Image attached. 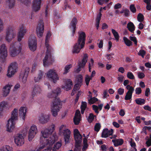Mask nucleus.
<instances>
[{
  "label": "nucleus",
  "instance_id": "72a5a7b5",
  "mask_svg": "<svg viewBox=\"0 0 151 151\" xmlns=\"http://www.w3.org/2000/svg\"><path fill=\"white\" fill-rule=\"evenodd\" d=\"M112 142L114 143V145L115 147L122 145L123 143V141L122 139H113Z\"/></svg>",
  "mask_w": 151,
  "mask_h": 151
},
{
  "label": "nucleus",
  "instance_id": "393cba45",
  "mask_svg": "<svg viewBox=\"0 0 151 151\" xmlns=\"http://www.w3.org/2000/svg\"><path fill=\"white\" fill-rule=\"evenodd\" d=\"M84 45L81 46V44H79L78 43H76L74 45L72 50L73 53L78 54L80 52L81 49L83 48Z\"/></svg>",
  "mask_w": 151,
  "mask_h": 151
},
{
  "label": "nucleus",
  "instance_id": "9b49d317",
  "mask_svg": "<svg viewBox=\"0 0 151 151\" xmlns=\"http://www.w3.org/2000/svg\"><path fill=\"white\" fill-rule=\"evenodd\" d=\"M27 32L25 27L23 25L20 26L18 35V40L20 41Z\"/></svg>",
  "mask_w": 151,
  "mask_h": 151
},
{
  "label": "nucleus",
  "instance_id": "603ef678",
  "mask_svg": "<svg viewBox=\"0 0 151 151\" xmlns=\"http://www.w3.org/2000/svg\"><path fill=\"white\" fill-rule=\"evenodd\" d=\"M137 20L139 22H141L143 21L144 18L143 15L141 14H139L137 16Z\"/></svg>",
  "mask_w": 151,
  "mask_h": 151
},
{
  "label": "nucleus",
  "instance_id": "c85d7f7f",
  "mask_svg": "<svg viewBox=\"0 0 151 151\" xmlns=\"http://www.w3.org/2000/svg\"><path fill=\"white\" fill-rule=\"evenodd\" d=\"M61 93L60 89L57 88L56 90L50 91L48 94V96L49 97L52 98L56 95H58Z\"/></svg>",
  "mask_w": 151,
  "mask_h": 151
},
{
  "label": "nucleus",
  "instance_id": "c756f323",
  "mask_svg": "<svg viewBox=\"0 0 151 151\" xmlns=\"http://www.w3.org/2000/svg\"><path fill=\"white\" fill-rule=\"evenodd\" d=\"M18 111L17 109L15 108L12 111L11 117L9 119L16 122L18 119Z\"/></svg>",
  "mask_w": 151,
  "mask_h": 151
},
{
  "label": "nucleus",
  "instance_id": "79ce46f5",
  "mask_svg": "<svg viewBox=\"0 0 151 151\" xmlns=\"http://www.w3.org/2000/svg\"><path fill=\"white\" fill-rule=\"evenodd\" d=\"M72 67V65L71 64H69L66 65L64 68V72L63 74H66L67 73H68L70 71V69Z\"/></svg>",
  "mask_w": 151,
  "mask_h": 151
},
{
  "label": "nucleus",
  "instance_id": "5701e85b",
  "mask_svg": "<svg viewBox=\"0 0 151 151\" xmlns=\"http://www.w3.org/2000/svg\"><path fill=\"white\" fill-rule=\"evenodd\" d=\"M13 86V85L8 83L4 86L2 89V95L4 96H7L9 93L10 88Z\"/></svg>",
  "mask_w": 151,
  "mask_h": 151
},
{
  "label": "nucleus",
  "instance_id": "7c9ffc66",
  "mask_svg": "<svg viewBox=\"0 0 151 151\" xmlns=\"http://www.w3.org/2000/svg\"><path fill=\"white\" fill-rule=\"evenodd\" d=\"M80 112L79 110H77L75 114V116L74 118V122L75 124L77 125L79 124L80 121Z\"/></svg>",
  "mask_w": 151,
  "mask_h": 151
},
{
  "label": "nucleus",
  "instance_id": "1a4fd4ad",
  "mask_svg": "<svg viewBox=\"0 0 151 151\" xmlns=\"http://www.w3.org/2000/svg\"><path fill=\"white\" fill-rule=\"evenodd\" d=\"M38 132V130L37 126L35 124L32 125L28 132V139L29 141H31Z\"/></svg>",
  "mask_w": 151,
  "mask_h": 151
},
{
  "label": "nucleus",
  "instance_id": "864d4df0",
  "mask_svg": "<svg viewBox=\"0 0 151 151\" xmlns=\"http://www.w3.org/2000/svg\"><path fill=\"white\" fill-rule=\"evenodd\" d=\"M145 54V51L143 50H140L138 53V55L140 56H141L142 58H144Z\"/></svg>",
  "mask_w": 151,
  "mask_h": 151
},
{
  "label": "nucleus",
  "instance_id": "9d476101",
  "mask_svg": "<svg viewBox=\"0 0 151 151\" xmlns=\"http://www.w3.org/2000/svg\"><path fill=\"white\" fill-rule=\"evenodd\" d=\"M14 142L17 146H21L24 142V136L21 134H17L14 137Z\"/></svg>",
  "mask_w": 151,
  "mask_h": 151
},
{
  "label": "nucleus",
  "instance_id": "ea45409f",
  "mask_svg": "<svg viewBox=\"0 0 151 151\" xmlns=\"http://www.w3.org/2000/svg\"><path fill=\"white\" fill-rule=\"evenodd\" d=\"M102 106L103 105L102 104L99 105L98 106L94 105L92 106V107L95 112L98 114L99 113L98 110H101L102 109Z\"/></svg>",
  "mask_w": 151,
  "mask_h": 151
},
{
  "label": "nucleus",
  "instance_id": "aec40b11",
  "mask_svg": "<svg viewBox=\"0 0 151 151\" xmlns=\"http://www.w3.org/2000/svg\"><path fill=\"white\" fill-rule=\"evenodd\" d=\"M41 0H33L32 2V8L35 12L38 11L40 8Z\"/></svg>",
  "mask_w": 151,
  "mask_h": 151
},
{
  "label": "nucleus",
  "instance_id": "f257e3e1",
  "mask_svg": "<svg viewBox=\"0 0 151 151\" xmlns=\"http://www.w3.org/2000/svg\"><path fill=\"white\" fill-rule=\"evenodd\" d=\"M55 125L52 124L41 131L40 140L46 145L53 144L56 141L55 136L52 134L55 130Z\"/></svg>",
  "mask_w": 151,
  "mask_h": 151
},
{
  "label": "nucleus",
  "instance_id": "e433bc0d",
  "mask_svg": "<svg viewBox=\"0 0 151 151\" xmlns=\"http://www.w3.org/2000/svg\"><path fill=\"white\" fill-rule=\"evenodd\" d=\"M88 102L90 104H92L95 103L97 101H98V99L95 97H92V96L91 95H88Z\"/></svg>",
  "mask_w": 151,
  "mask_h": 151
},
{
  "label": "nucleus",
  "instance_id": "69168bd1",
  "mask_svg": "<svg viewBox=\"0 0 151 151\" xmlns=\"http://www.w3.org/2000/svg\"><path fill=\"white\" fill-rule=\"evenodd\" d=\"M86 63L81 61L78 63V66L81 68H83L85 66Z\"/></svg>",
  "mask_w": 151,
  "mask_h": 151
},
{
  "label": "nucleus",
  "instance_id": "774afa93",
  "mask_svg": "<svg viewBox=\"0 0 151 151\" xmlns=\"http://www.w3.org/2000/svg\"><path fill=\"white\" fill-rule=\"evenodd\" d=\"M80 145L75 144V147L74 151H80L81 150Z\"/></svg>",
  "mask_w": 151,
  "mask_h": 151
},
{
  "label": "nucleus",
  "instance_id": "20e7f679",
  "mask_svg": "<svg viewBox=\"0 0 151 151\" xmlns=\"http://www.w3.org/2000/svg\"><path fill=\"white\" fill-rule=\"evenodd\" d=\"M65 125H61L59 128V134L61 136H64V141L66 144L70 142L71 132L68 129H65Z\"/></svg>",
  "mask_w": 151,
  "mask_h": 151
},
{
  "label": "nucleus",
  "instance_id": "8fccbe9b",
  "mask_svg": "<svg viewBox=\"0 0 151 151\" xmlns=\"http://www.w3.org/2000/svg\"><path fill=\"white\" fill-rule=\"evenodd\" d=\"M123 40L126 45L128 46H129L132 45V42L129 40H128L126 37H124Z\"/></svg>",
  "mask_w": 151,
  "mask_h": 151
},
{
  "label": "nucleus",
  "instance_id": "473e14b6",
  "mask_svg": "<svg viewBox=\"0 0 151 151\" xmlns=\"http://www.w3.org/2000/svg\"><path fill=\"white\" fill-rule=\"evenodd\" d=\"M62 145V144L61 142H58L53 147L52 151H61L59 150L61 147Z\"/></svg>",
  "mask_w": 151,
  "mask_h": 151
},
{
  "label": "nucleus",
  "instance_id": "a19ab883",
  "mask_svg": "<svg viewBox=\"0 0 151 151\" xmlns=\"http://www.w3.org/2000/svg\"><path fill=\"white\" fill-rule=\"evenodd\" d=\"M14 0H6V4L9 8H12L14 5Z\"/></svg>",
  "mask_w": 151,
  "mask_h": 151
},
{
  "label": "nucleus",
  "instance_id": "c9c22d12",
  "mask_svg": "<svg viewBox=\"0 0 151 151\" xmlns=\"http://www.w3.org/2000/svg\"><path fill=\"white\" fill-rule=\"evenodd\" d=\"M40 145L39 147H37L33 151H41L47 145L43 142L42 140L40 141Z\"/></svg>",
  "mask_w": 151,
  "mask_h": 151
},
{
  "label": "nucleus",
  "instance_id": "f03ea898",
  "mask_svg": "<svg viewBox=\"0 0 151 151\" xmlns=\"http://www.w3.org/2000/svg\"><path fill=\"white\" fill-rule=\"evenodd\" d=\"M51 35V33L48 32L46 36L45 45L47 48V51L45 55L43 60V65L44 67L49 65L55 61L54 58L52 55V49L48 44Z\"/></svg>",
  "mask_w": 151,
  "mask_h": 151
},
{
  "label": "nucleus",
  "instance_id": "c03bdc74",
  "mask_svg": "<svg viewBox=\"0 0 151 151\" xmlns=\"http://www.w3.org/2000/svg\"><path fill=\"white\" fill-rule=\"evenodd\" d=\"M92 79V78L88 75H86L85 77V81L86 84L87 86L89 85L90 81Z\"/></svg>",
  "mask_w": 151,
  "mask_h": 151
},
{
  "label": "nucleus",
  "instance_id": "de8ad7c7",
  "mask_svg": "<svg viewBox=\"0 0 151 151\" xmlns=\"http://www.w3.org/2000/svg\"><path fill=\"white\" fill-rule=\"evenodd\" d=\"M43 73L41 72L38 75L37 77H35L34 78V80L35 82H37L40 81L43 76Z\"/></svg>",
  "mask_w": 151,
  "mask_h": 151
},
{
  "label": "nucleus",
  "instance_id": "37998d69",
  "mask_svg": "<svg viewBox=\"0 0 151 151\" xmlns=\"http://www.w3.org/2000/svg\"><path fill=\"white\" fill-rule=\"evenodd\" d=\"M39 65V63L37 61L35 62L32 64L31 72H34Z\"/></svg>",
  "mask_w": 151,
  "mask_h": 151
},
{
  "label": "nucleus",
  "instance_id": "4c0bfd02",
  "mask_svg": "<svg viewBox=\"0 0 151 151\" xmlns=\"http://www.w3.org/2000/svg\"><path fill=\"white\" fill-rule=\"evenodd\" d=\"M127 28L131 32H133L135 30V26L133 23L132 22L129 23L127 24Z\"/></svg>",
  "mask_w": 151,
  "mask_h": 151
},
{
  "label": "nucleus",
  "instance_id": "423d86ee",
  "mask_svg": "<svg viewBox=\"0 0 151 151\" xmlns=\"http://www.w3.org/2000/svg\"><path fill=\"white\" fill-rule=\"evenodd\" d=\"M5 40L8 42H11L16 35V32L15 29L11 27L7 28L6 31Z\"/></svg>",
  "mask_w": 151,
  "mask_h": 151
},
{
  "label": "nucleus",
  "instance_id": "ddd939ff",
  "mask_svg": "<svg viewBox=\"0 0 151 151\" xmlns=\"http://www.w3.org/2000/svg\"><path fill=\"white\" fill-rule=\"evenodd\" d=\"M7 55V51L4 44L0 45V60L5 58Z\"/></svg>",
  "mask_w": 151,
  "mask_h": 151
},
{
  "label": "nucleus",
  "instance_id": "5fc2aeb1",
  "mask_svg": "<svg viewBox=\"0 0 151 151\" xmlns=\"http://www.w3.org/2000/svg\"><path fill=\"white\" fill-rule=\"evenodd\" d=\"M53 144L50 145V144L47 145L46 146H48L47 148L43 150V151H51L52 150V145Z\"/></svg>",
  "mask_w": 151,
  "mask_h": 151
},
{
  "label": "nucleus",
  "instance_id": "338daca9",
  "mask_svg": "<svg viewBox=\"0 0 151 151\" xmlns=\"http://www.w3.org/2000/svg\"><path fill=\"white\" fill-rule=\"evenodd\" d=\"M130 9L131 11L133 13H135L136 12V9L133 4H132L130 6Z\"/></svg>",
  "mask_w": 151,
  "mask_h": 151
},
{
  "label": "nucleus",
  "instance_id": "2eb2a0df",
  "mask_svg": "<svg viewBox=\"0 0 151 151\" xmlns=\"http://www.w3.org/2000/svg\"><path fill=\"white\" fill-rule=\"evenodd\" d=\"M74 136L76 142L75 144H81L82 142V137L80 134L79 131L77 129H75L74 130Z\"/></svg>",
  "mask_w": 151,
  "mask_h": 151
},
{
  "label": "nucleus",
  "instance_id": "cd10ccee",
  "mask_svg": "<svg viewBox=\"0 0 151 151\" xmlns=\"http://www.w3.org/2000/svg\"><path fill=\"white\" fill-rule=\"evenodd\" d=\"M113 132V130L112 129H111L110 130H109L108 129L106 128L104 129L102 133L101 136L102 137L106 138L109 136L111 135Z\"/></svg>",
  "mask_w": 151,
  "mask_h": 151
},
{
  "label": "nucleus",
  "instance_id": "bb28decb",
  "mask_svg": "<svg viewBox=\"0 0 151 151\" xmlns=\"http://www.w3.org/2000/svg\"><path fill=\"white\" fill-rule=\"evenodd\" d=\"M29 71V68L28 67H26L24 72L21 75V77L22 78V81L24 83H25L27 81Z\"/></svg>",
  "mask_w": 151,
  "mask_h": 151
},
{
  "label": "nucleus",
  "instance_id": "4468645a",
  "mask_svg": "<svg viewBox=\"0 0 151 151\" xmlns=\"http://www.w3.org/2000/svg\"><path fill=\"white\" fill-rule=\"evenodd\" d=\"M15 122L9 119L6 126V130L8 132H11L15 127Z\"/></svg>",
  "mask_w": 151,
  "mask_h": 151
},
{
  "label": "nucleus",
  "instance_id": "a18cd8bd",
  "mask_svg": "<svg viewBox=\"0 0 151 151\" xmlns=\"http://www.w3.org/2000/svg\"><path fill=\"white\" fill-rule=\"evenodd\" d=\"M87 103L85 102H83L82 103L81 106V113L82 114H83L84 111L86 107Z\"/></svg>",
  "mask_w": 151,
  "mask_h": 151
},
{
  "label": "nucleus",
  "instance_id": "0eeeda50",
  "mask_svg": "<svg viewBox=\"0 0 151 151\" xmlns=\"http://www.w3.org/2000/svg\"><path fill=\"white\" fill-rule=\"evenodd\" d=\"M48 79L53 82L56 83L59 80V77L55 70L53 69H50L46 73Z\"/></svg>",
  "mask_w": 151,
  "mask_h": 151
},
{
  "label": "nucleus",
  "instance_id": "e2e57ef3",
  "mask_svg": "<svg viewBox=\"0 0 151 151\" xmlns=\"http://www.w3.org/2000/svg\"><path fill=\"white\" fill-rule=\"evenodd\" d=\"M103 98H106L109 96V95L108 93V91L106 90H105L103 92Z\"/></svg>",
  "mask_w": 151,
  "mask_h": 151
},
{
  "label": "nucleus",
  "instance_id": "39448f33",
  "mask_svg": "<svg viewBox=\"0 0 151 151\" xmlns=\"http://www.w3.org/2000/svg\"><path fill=\"white\" fill-rule=\"evenodd\" d=\"M22 46L19 42L12 43L10 46L9 52L11 55L15 57L21 51Z\"/></svg>",
  "mask_w": 151,
  "mask_h": 151
},
{
  "label": "nucleus",
  "instance_id": "2f4dec72",
  "mask_svg": "<svg viewBox=\"0 0 151 151\" xmlns=\"http://www.w3.org/2000/svg\"><path fill=\"white\" fill-rule=\"evenodd\" d=\"M77 23V20L75 18H73L71 21L70 27L73 33H74L76 28V24Z\"/></svg>",
  "mask_w": 151,
  "mask_h": 151
},
{
  "label": "nucleus",
  "instance_id": "bf43d9fd",
  "mask_svg": "<svg viewBox=\"0 0 151 151\" xmlns=\"http://www.w3.org/2000/svg\"><path fill=\"white\" fill-rule=\"evenodd\" d=\"M88 58V56L87 54H84L83 58L82 60L83 62L86 63Z\"/></svg>",
  "mask_w": 151,
  "mask_h": 151
},
{
  "label": "nucleus",
  "instance_id": "412c9836",
  "mask_svg": "<svg viewBox=\"0 0 151 151\" xmlns=\"http://www.w3.org/2000/svg\"><path fill=\"white\" fill-rule=\"evenodd\" d=\"M86 40V35L83 32H79V35L78 43L79 44H81V46L85 45Z\"/></svg>",
  "mask_w": 151,
  "mask_h": 151
},
{
  "label": "nucleus",
  "instance_id": "680f3d73",
  "mask_svg": "<svg viewBox=\"0 0 151 151\" xmlns=\"http://www.w3.org/2000/svg\"><path fill=\"white\" fill-rule=\"evenodd\" d=\"M101 125L99 123H97L95 126V130L96 132H98L100 128Z\"/></svg>",
  "mask_w": 151,
  "mask_h": 151
},
{
  "label": "nucleus",
  "instance_id": "f8f14e48",
  "mask_svg": "<svg viewBox=\"0 0 151 151\" xmlns=\"http://www.w3.org/2000/svg\"><path fill=\"white\" fill-rule=\"evenodd\" d=\"M29 47L30 50L32 51H35L37 47V43L36 38L35 37H31L29 40Z\"/></svg>",
  "mask_w": 151,
  "mask_h": 151
},
{
  "label": "nucleus",
  "instance_id": "4be33fe9",
  "mask_svg": "<svg viewBox=\"0 0 151 151\" xmlns=\"http://www.w3.org/2000/svg\"><path fill=\"white\" fill-rule=\"evenodd\" d=\"M19 114L21 118L24 120L26 118L27 112V108L25 106H22L19 110Z\"/></svg>",
  "mask_w": 151,
  "mask_h": 151
},
{
  "label": "nucleus",
  "instance_id": "0e129e2a",
  "mask_svg": "<svg viewBox=\"0 0 151 151\" xmlns=\"http://www.w3.org/2000/svg\"><path fill=\"white\" fill-rule=\"evenodd\" d=\"M117 92L120 95H122L124 93V89L123 88H119L118 89Z\"/></svg>",
  "mask_w": 151,
  "mask_h": 151
},
{
  "label": "nucleus",
  "instance_id": "49530a36",
  "mask_svg": "<svg viewBox=\"0 0 151 151\" xmlns=\"http://www.w3.org/2000/svg\"><path fill=\"white\" fill-rule=\"evenodd\" d=\"M135 101L137 104L139 105L144 104L145 103V100L140 98L136 99L135 100Z\"/></svg>",
  "mask_w": 151,
  "mask_h": 151
},
{
  "label": "nucleus",
  "instance_id": "a878e982",
  "mask_svg": "<svg viewBox=\"0 0 151 151\" xmlns=\"http://www.w3.org/2000/svg\"><path fill=\"white\" fill-rule=\"evenodd\" d=\"M78 83L74 86L73 90L76 91L79 89L81 85L83 76L81 75H79L77 78Z\"/></svg>",
  "mask_w": 151,
  "mask_h": 151
},
{
  "label": "nucleus",
  "instance_id": "a211bd4d",
  "mask_svg": "<svg viewBox=\"0 0 151 151\" xmlns=\"http://www.w3.org/2000/svg\"><path fill=\"white\" fill-rule=\"evenodd\" d=\"M64 84L62 86V88L65 90L68 91L71 88L73 85L72 81L70 79H65L64 80Z\"/></svg>",
  "mask_w": 151,
  "mask_h": 151
},
{
  "label": "nucleus",
  "instance_id": "3c124183",
  "mask_svg": "<svg viewBox=\"0 0 151 151\" xmlns=\"http://www.w3.org/2000/svg\"><path fill=\"white\" fill-rule=\"evenodd\" d=\"M20 2L27 6H29L31 0H19Z\"/></svg>",
  "mask_w": 151,
  "mask_h": 151
},
{
  "label": "nucleus",
  "instance_id": "6ab92c4d",
  "mask_svg": "<svg viewBox=\"0 0 151 151\" xmlns=\"http://www.w3.org/2000/svg\"><path fill=\"white\" fill-rule=\"evenodd\" d=\"M126 88L128 91L126 93L125 99L126 100H129L132 98V94L134 91V89L132 87L130 86L129 85L127 86Z\"/></svg>",
  "mask_w": 151,
  "mask_h": 151
},
{
  "label": "nucleus",
  "instance_id": "f3484780",
  "mask_svg": "<svg viewBox=\"0 0 151 151\" xmlns=\"http://www.w3.org/2000/svg\"><path fill=\"white\" fill-rule=\"evenodd\" d=\"M50 116L49 115L42 114L38 117L40 123L42 124L47 123L50 120Z\"/></svg>",
  "mask_w": 151,
  "mask_h": 151
},
{
  "label": "nucleus",
  "instance_id": "6e6552de",
  "mask_svg": "<svg viewBox=\"0 0 151 151\" xmlns=\"http://www.w3.org/2000/svg\"><path fill=\"white\" fill-rule=\"evenodd\" d=\"M18 70V66L17 63L14 62L11 63L9 66L6 75L9 78L13 76L17 72Z\"/></svg>",
  "mask_w": 151,
  "mask_h": 151
},
{
  "label": "nucleus",
  "instance_id": "052dcab7",
  "mask_svg": "<svg viewBox=\"0 0 151 151\" xmlns=\"http://www.w3.org/2000/svg\"><path fill=\"white\" fill-rule=\"evenodd\" d=\"M129 39L132 41H133L135 45H137V41L136 38L134 36H130L129 37Z\"/></svg>",
  "mask_w": 151,
  "mask_h": 151
},
{
  "label": "nucleus",
  "instance_id": "09e8293b",
  "mask_svg": "<svg viewBox=\"0 0 151 151\" xmlns=\"http://www.w3.org/2000/svg\"><path fill=\"white\" fill-rule=\"evenodd\" d=\"M112 32L116 40L118 41L119 39V35L117 32L113 29H111Z\"/></svg>",
  "mask_w": 151,
  "mask_h": 151
},
{
  "label": "nucleus",
  "instance_id": "f704fd0d",
  "mask_svg": "<svg viewBox=\"0 0 151 151\" xmlns=\"http://www.w3.org/2000/svg\"><path fill=\"white\" fill-rule=\"evenodd\" d=\"M41 91V89L39 86H35L33 88L32 93L33 94L40 93Z\"/></svg>",
  "mask_w": 151,
  "mask_h": 151
},
{
  "label": "nucleus",
  "instance_id": "4d7b16f0",
  "mask_svg": "<svg viewBox=\"0 0 151 151\" xmlns=\"http://www.w3.org/2000/svg\"><path fill=\"white\" fill-rule=\"evenodd\" d=\"M127 77L131 79H133L134 78V77L133 73L131 72H128L127 73Z\"/></svg>",
  "mask_w": 151,
  "mask_h": 151
},
{
  "label": "nucleus",
  "instance_id": "13d9d810",
  "mask_svg": "<svg viewBox=\"0 0 151 151\" xmlns=\"http://www.w3.org/2000/svg\"><path fill=\"white\" fill-rule=\"evenodd\" d=\"M109 1V0H97V2L99 4L102 5L106 3Z\"/></svg>",
  "mask_w": 151,
  "mask_h": 151
},
{
  "label": "nucleus",
  "instance_id": "6e6d98bb",
  "mask_svg": "<svg viewBox=\"0 0 151 151\" xmlns=\"http://www.w3.org/2000/svg\"><path fill=\"white\" fill-rule=\"evenodd\" d=\"M95 116L93 114H90L88 118V121L89 122H91L93 120Z\"/></svg>",
  "mask_w": 151,
  "mask_h": 151
},
{
  "label": "nucleus",
  "instance_id": "7ed1b4c3",
  "mask_svg": "<svg viewBox=\"0 0 151 151\" xmlns=\"http://www.w3.org/2000/svg\"><path fill=\"white\" fill-rule=\"evenodd\" d=\"M61 102L58 98L55 99L52 102L51 106V111L53 116H57L58 113L61 108L60 107Z\"/></svg>",
  "mask_w": 151,
  "mask_h": 151
},
{
  "label": "nucleus",
  "instance_id": "58836bf2",
  "mask_svg": "<svg viewBox=\"0 0 151 151\" xmlns=\"http://www.w3.org/2000/svg\"><path fill=\"white\" fill-rule=\"evenodd\" d=\"M13 151V148L8 145H6L0 148V151Z\"/></svg>",
  "mask_w": 151,
  "mask_h": 151
},
{
  "label": "nucleus",
  "instance_id": "dca6fc26",
  "mask_svg": "<svg viewBox=\"0 0 151 151\" xmlns=\"http://www.w3.org/2000/svg\"><path fill=\"white\" fill-rule=\"evenodd\" d=\"M44 31V24L42 22L38 24L36 30L37 35L40 38L42 36Z\"/></svg>",
  "mask_w": 151,
  "mask_h": 151
},
{
  "label": "nucleus",
  "instance_id": "b1692460",
  "mask_svg": "<svg viewBox=\"0 0 151 151\" xmlns=\"http://www.w3.org/2000/svg\"><path fill=\"white\" fill-rule=\"evenodd\" d=\"M9 103L6 101H3L0 102V116L3 115V112L5 109H8Z\"/></svg>",
  "mask_w": 151,
  "mask_h": 151
}]
</instances>
